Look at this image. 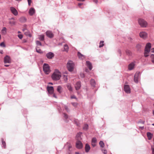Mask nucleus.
I'll return each instance as SVG.
<instances>
[{"label": "nucleus", "instance_id": "3c124183", "mask_svg": "<svg viewBox=\"0 0 154 154\" xmlns=\"http://www.w3.org/2000/svg\"><path fill=\"white\" fill-rule=\"evenodd\" d=\"M150 57L152 59H154V54H152L150 56Z\"/></svg>", "mask_w": 154, "mask_h": 154}, {"label": "nucleus", "instance_id": "a18cd8bd", "mask_svg": "<svg viewBox=\"0 0 154 154\" xmlns=\"http://www.w3.org/2000/svg\"><path fill=\"white\" fill-rule=\"evenodd\" d=\"M28 3L29 5L30 6L31 5V2H32L31 0H28Z\"/></svg>", "mask_w": 154, "mask_h": 154}, {"label": "nucleus", "instance_id": "864d4df0", "mask_svg": "<svg viewBox=\"0 0 154 154\" xmlns=\"http://www.w3.org/2000/svg\"><path fill=\"white\" fill-rule=\"evenodd\" d=\"M64 108H65V110L67 111H68V108L66 106H65Z\"/></svg>", "mask_w": 154, "mask_h": 154}, {"label": "nucleus", "instance_id": "5701e85b", "mask_svg": "<svg viewBox=\"0 0 154 154\" xmlns=\"http://www.w3.org/2000/svg\"><path fill=\"white\" fill-rule=\"evenodd\" d=\"M85 151L86 152H89V150H90V147L89 145L88 144H86V145H85Z\"/></svg>", "mask_w": 154, "mask_h": 154}, {"label": "nucleus", "instance_id": "c9c22d12", "mask_svg": "<svg viewBox=\"0 0 154 154\" xmlns=\"http://www.w3.org/2000/svg\"><path fill=\"white\" fill-rule=\"evenodd\" d=\"M63 79L65 82H66L67 80V75H64L63 76Z\"/></svg>", "mask_w": 154, "mask_h": 154}, {"label": "nucleus", "instance_id": "ea45409f", "mask_svg": "<svg viewBox=\"0 0 154 154\" xmlns=\"http://www.w3.org/2000/svg\"><path fill=\"white\" fill-rule=\"evenodd\" d=\"M102 151L103 152L104 154H106L107 153V150L106 149H102Z\"/></svg>", "mask_w": 154, "mask_h": 154}, {"label": "nucleus", "instance_id": "c756f323", "mask_svg": "<svg viewBox=\"0 0 154 154\" xmlns=\"http://www.w3.org/2000/svg\"><path fill=\"white\" fill-rule=\"evenodd\" d=\"M64 48L65 51H68L69 50L68 45L66 44L64 46Z\"/></svg>", "mask_w": 154, "mask_h": 154}, {"label": "nucleus", "instance_id": "0e129e2a", "mask_svg": "<svg viewBox=\"0 0 154 154\" xmlns=\"http://www.w3.org/2000/svg\"><path fill=\"white\" fill-rule=\"evenodd\" d=\"M77 0L78 1H84V0Z\"/></svg>", "mask_w": 154, "mask_h": 154}, {"label": "nucleus", "instance_id": "6e6552de", "mask_svg": "<svg viewBox=\"0 0 154 154\" xmlns=\"http://www.w3.org/2000/svg\"><path fill=\"white\" fill-rule=\"evenodd\" d=\"M140 72H136L134 76V82L137 83L138 82L139 78V77Z\"/></svg>", "mask_w": 154, "mask_h": 154}, {"label": "nucleus", "instance_id": "58836bf2", "mask_svg": "<svg viewBox=\"0 0 154 154\" xmlns=\"http://www.w3.org/2000/svg\"><path fill=\"white\" fill-rule=\"evenodd\" d=\"M97 142V139L96 138H93L92 140V142L96 143Z\"/></svg>", "mask_w": 154, "mask_h": 154}, {"label": "nucleus", "instance_id": "c03bdc74", "mask_svg": "<svg viewBox=\"0 0 154 154\" xmlns=\"http://www.w3.org/2000/svg\"><path fill=\"white\" fill-rule=\"evenodd\" d=\"M18 37L20 39H21L23 38V35L21 34L18 35Z\"/></svg>", "mask_w": 154, "mask_h": 154}, {"label": "nucleus", "instance_id": "de8ad7c7", "mask_svg": "<svg viewBox=\"0 0 154 154\" xmlns=\"http://www.w3.org/2000/svg\"><path fill=\"white\" fill-rule=\"evenodd\" d=\"M75 123L76 124V125L78 126H79V123L77 121H75Z\"/></svg>", "mask_w": 154, "mask_h": 154}, {"label": "nucleus", "instance_id": "aec40b11", "mask_svg": "<svg viewBox=\"0 0 154 154\" xmlns=\"http://www.w3.org/2000/svg\"><path fill=\"white\" fill-rule=\"evenodd\" d=\"M78 56L79 58L81 59H84L85 58V56L81 54L79 52H78Z\"/></svg>", "mask_w": 154, "mask_h": 154}, {"label": "nucleus", "instance_id": "f03ea898", "mask_svg": "<svg viewBox=\"0 0 154 154\" xmlns=\"http://www.w3.org/2000/svg\"><path fill=\"white\" fill-rule=\"evenodd\" d=\"M151 47V44L150 43H149L146 44L144 53V56L145 57H146L149 56L148 54L150 51Z\"/></svg>", "mask_w": 154, "mask_h": 154}, {"label": "nucleus", "instance_id": "13d9d810", "mask_svg": "<svg viewBox=\"0 0 154 154\" xmlns=\"http://www.w3.org/2000/svg\"><path fill=\"white\" fill-rule=\"evenodd\" d=\"M93 0L94 2H95L96 3H97V0Z\"/></svg>", "mask_w": 154, "mask_h": 154}, {"label": "nucleus", "instance_id": "9d476101", "mask_svg": "<svg viewBox=\"0 0 154 154\" xmlns=\"http://www.w3.org/2000/svg\"><path fill=\"white\" fill-rule=\"evenodd\" d=\"M10 10L11 12L15 16H17L18 15V13L16 9L14 7H11L10 8Z\"/></svg>", "mask_w": 154, "mask_h": 154}, {"label": "nucleus", "instance_id": "6ab92c4d", "mask_svg": "<svg viewBox=\"0 0 154 154\" xmlns=\"http://www.w3.org/2000/svg\"><path fill=\"white\" fill-rule=\"evenodd\" d=\"M134 63H130L128 66V69L129 70H132L134 66Z\"/></svg>", "mask_w": 154, "mask_h": 154}, {"label": "nucleus", "instance_id": "603ef678", "mask_svg": "<svg viewBox=\"0 0 154 154\" xmlns=\"http://www.w3.org/2000/svg\"><path fill=\"white\" fill-rule=\"evenodd\" d=\"M80 75H81V77L82 78H83L84 77V75L83 73H81L80 74Z\"/></svg>", "mask_w": 154, "mask_h": 154}, {"label": "nucleus", "instance_id": "cd10ccee", "mask_svg": "<svg viewBox=\"0 0 154 154\" xmlns=\"http://www.w3.org/2000/svg\"><path fill=\"white\" fill-rule=\"evenodd\" d=\"M7 29L5 27H3L2 30V33L4 34H5L6 33Z\"/></svg>", "mask_w": 154, "mask_h": 154}, {"label": "nucleus", "instance_id": "338daca9", "mask_svg": "<svg viewBox=\"0 0 154 154\" xmlns=\"http://www.w3.org/2000/svg\"><path fill=\"white\" fill-rule=\"evenodd\" d=\"M152 63H154V59L152 60Z\"/></svg>", "mask_w": 154, "mask_h": 154}, {"label": "nucleus", "instance_id": "72a5a7b5", "mask_svg": "<svg viewBox=\"0 0 154 154\" xmlns=\"http://www.w3.org/2000/svg\"><path fill=\"white\" fill-rule=\"evenodd\" d=\"M104 41H101L100 43V45L99 46V48H101L103 47L104 45Z\"/></svg>", "mask_w": 154, "mask_h": 154}, {"label": "nucleus", "instance_id": "a878e982", "mask_svg": "<svg viewBox=\"0 0 154 154\" xmlns=\"http://www.w3.org/2000/svg\"><path fill=\"white\" fill-rule=\"evenodd\" d=\"M66 87H67V88H68V89L69 91H72V88L70 84H67V85H66Z\"/></svg>", "mask_w": 154, "mask_h": 154}, {"label": "nucleus", "instance_id": "f257e3e1", "mask_svg": "<svg viewBox=\"0 0 154 154\" xmlns=\"http://www.w3.org/2000/svg\"><path fill=\"white\" fill-rule=\"evenodd\" d=\"M61 77L60 72L58 70H55L51 75L52 79L54 81L59 80Z\"/></svg>", "mask_w": 154, "mask_h": 154}, {"label": "nucleus", "instance_id": "bf43d9fd", "mask_svg": "<svg viewBox=\"0 0 154 154\" xmlns=\"http://www.w3.org/2000/svg\"><path fill=\"white\" fill-rule=\"evenodd\" d=\"M0 53L1 54H2L3 53V51L2 50L0 51Z\"/></svg>", "mask_w": 154, "mask_h": 154}, {"label": "nucleus", "instance_id": "0eeeda50", "mask_svg": "<svg viewBox=\"0 0 154 154\" xmlns=\"http://www.w3.org/2000/svg\"><path fill=\"white\" fill-rule=\"evenodd\" d=\"M139 35L141 38L143 39H145L147 38V35L145 32H142L139 33Z\"/></svg>", "mask_w": 154, "mask_h": 154}, {"label": "nucleus", "instance_id": "052dcab7", "mask_svg": "<svg viewBox=\"0 0 154 154\" xmlns=\"http://www.w3.org/2000/svg\"><path fill=\"white\" fill-rule=\"evenodd\" d=\"M53 97H54L55 98H57V97H56L55 95V94H53Z\"/></svg>", "mask_w": 154, "mask_h": 154}, {"label": "nucleus", "instance_id": "ddd939ff", "mask_svg": "<svg viewBox=\"0 0 154 154\" xmlns=\"http://www.w3.org/2000/svg\"><path fill=\"white\" fill-rule=\"evenodd\" d=\"M47 89L49 94H52L53 93L54 91V89L53 87L48 86L47 88Z\"/></svg>", "mask_w": 154, "mask_h": 154}, {"label": "nucleus", "instance_id": "6e6d98bb", "mask_svg": "<svg viewBox=\"0 0 154 154\" xmlns=\"http://www.w3.org/2000/svg\"><path fill=\"white\" fill-rule=\"evenodd\" d=\"M151 52L153 53L154 52V48H153L151 49Z\"/></svg>", "mask_w": 154, "mask_h": 154}, {"label": "nucleus", "instance_id": "e433bc0d", "mask_svg": "<svg viewBox=\"0 0 154 154\" xmlns=\"http://www.w3.org/2000/svg\"><path fill=\"white\" fill-rule=\"evenodd\" d=\"M61 87L60 86H59L57 87V91L60 93L61 92Z\"/></svg>", "mask_w": 154, "mask_h": 154}, {"label": "nucleus", "instance_id": "412c9836", "mask_svg": "<svg viewBox=\"0 0 154 154\" xmlns=\"http://www.w3.org/2000/svg\"><path fill=\"white\" fill-rule=\"evenodd\" d=\"M23 31L24 32V34L26 35L27 36H29V37L31 36L29 32L26 29H23Z\"/></svg>", "mask_w": 154, "mask_h": 154}, {"label": "nucleus", "instance_id": "a211bd4d", "mask_svg": "<svg viewBox=\"0 0 154 154\" xmlns=\"http://www.w3.org/2000/svg\"><path fill=\"white\" fill-rule=\"evenodd\" d=\"M86 64L90 70H91L92 69V67L91 63L88 61L86 62Z\"/></svg>", "mask_w": 154, "mask_h": 154}, {"label": "nucleus", "instance_id": "4468645a", "mask_svg": "<svg viewBox=\"0 0 154 154\" xmlns=\"http://www.w3.org/2000/svg\"><path fill=\"white\" fill-rule=\"evenodd\" d=\"M76 147L78 149H81L82 147V144L80 141H77L76 143Z\"/></svg>", "mask_w": 154, "mask_h": 154}, {"label": "nucleus", "instance_id": "393cba45", "mask_svg": "<svg viewBox=\"0 0 154 154\" xmlns=\"http://www.w3.org/2000/svg\"><path fill=\"white\" fill-rule=\"evenodd\" d=\"M91 85L93 87H94L96 84L95 81L93 79H92L90 81Z\"/></svg>", "mask_w": 154, "mask_h": 154}, {"label": "nucleus", "instance_id": "4c0bfd02", "mask_svg": "<svg viewBox=\"0 0 154 154\" xmlns=\"http://www.w3.org/2000/svg\"><path fill=\"white\" fill-rule=\"evenodd\" d=\"M36 51L37 52L39 53H42V51L40 49H38L37 48L36 49Z\"/></svg>", "mask_w": 154, "mask_h": 154}, {"label": "nucleus", "instance_id": "680f3d73", "mask_svg": "<svg viewBox=\"0 0 154 154\" xmlns=\"http://www.w3.org/2000/svg\"><path fill=\"white\" fill-rule=\"evenodd\" d=\"M5 66H6V67H8V66H9V65H5Z\"/></svg>", "mask_w": 154, "mask_h": 154}, {"label": "nucleus", "instance_id": "f704fd0d", "mask_svg": "<svg viewBox=\"0 0 154 154\" xmlns=\"http://www.w3.org/2000/svg\"><path fill=\"white\" fill-rule=\"evenodd\" d=\"M2 141L3 147H4V148H6V143L4 141L3 139H2Z\"/></svg>", "mask_w": 154, "mask_h": 154}, {"label": "nucleus", "instance_id": "423d86ee", "mask_svg": "<svg viewBox=\"0 0 154 154\" xmlns=\"http://www.w3.org/2000/svg\"><path fill=\"white\" fill-rule=\"evenodd\" d=\"M65 146L66 147L68 148L69 150V154H70L71 150H70V149L72 147L71 143L69 142H68L65 145Z\"/></svg>", "mask_w": 154, "mask_h": 154}, {"label": "nucleus", "instance_id": "20e7f679", "mask_svg": "<svg viewBox=\"0 0 154 154\" xmlns=\"http://www.w3.org/2000/svg\"><path fill=\"white\" fill-rule=\"evenodd\" d=\"M138 22L139 24L143 27H145L147 25V22L144 19L140 18L138 20Z\"/></svg>", "mask_w": 154, "mask_h": 154}, {"label": "nucleus", "instance_id": "5fc2aeb1", "mask_svg": "<svg viewBox=\"0 0 154 154\" xmlns=\"http://www.w3.org/2000/svg\"><path fill=\"white\" fill-rule=\"evenodd\" d=\"M71 99L76 98V97L75 96H72L71 97Z\"/></svg>", "mask_w": 154, "mask_h": 154}, {"label": "nucleus", "instance_id": "2eb2a0df", "mask_svg": "<svg viewBox=\"0 0 154 154\" xmlns=\"http://www.w3.org/2000/svg\"><path fill=\"white\" fill-rule=\"evenodd\" d=\"M46 35L48 37L50 38H52L54 36V35L52 32L49 31H47L46 32Z\"/></svg>", "mask_w": 154, "mask_h": 154}, {"label": "nucleus", "instance_id": "1a4fd4ad", "mask_svg": "<svg viewBox=\"0 0 154 154\" xmlns=\"http://www.w3.org/2000/svg\"><path fill=\"white\" fill-rule=\"evenodd\" d=\"M4 62L5 63H11V59L10 57L6 55L4 58Z\"/></svg>", "mask_w": 154, "mask_h": 154}, {"label": "nucleus", "instance_id": "2f4dec72", "mask_svg": "<svg viewBox=\"0 0 154 154\" xmlns=\"http://www.w3.org/2000/svg\"><path fill=\"white\" fill-rule=\"evenodd\" d=\"M99 145L102 148H103L104 146V143L102 141H100L99 142Z\"/></svg>", "mask_w": 154, "mask_h": 154}, {"label": "nucleus", "instance_id": "7ed1b4c3", "mask_svg": "<svg viewBox=\"0 0 154 154\" xmlns=\"http://www.w3.org/2000/svg\"><path fill=\"white\" fill-rule=\"evenodd\" d=\"M74 66V64L72 61H69L67 63V68L69 71H72L73 70Z\"/></svg>", "mask_w": 154, "mask_h": 154}, {"label": "nucleus", "instance_id": "69168bd1", "mask_svg": "<svg viewBox=\"0 0 154 154\" xmlns=\"http://www.w3.org/2000/svg\"><path fill=\"white\" fill-rule=\"evenodd\" d=\"M152 114L154 116V110H153L152 111Z\"/></svg>", "mask_w": 154, "mask_h": 154}, {"label": "nucleus", "instance_id": "09e8293b", "mask_svg": "<svg viewBox=\"0 0 154 154\" xmlns=\"http://www.w3.org/2000/svg\"><path fill=\"white\" fill-rule=\"evenodd\" d=\"M64 117L66 119H67L68 118V116L67 115H66V114L65 113H64Z\"/></svg>", "mask_w": 154, "mask_h": 154}, {"label": "nucleus", "instance_id": "a19ab883", "mask_svg": "<svg viewBox=\"0 0 154 154\" xmlns=\"http://www.w3.org/2000/svg\"><path fill=\"white\" fill-rule=\"evenodd\" d=\"M36 43L37 45H39L40 46L42 45L41 43L39 41H37L36 42Z\"/></svg>", "mask_w": 154, "mask_h": 154}, {"label": "nucleus", "instance_id": "49530a36", "mask_svg": "<svg viewBox=\"0 0 154 154\" xmlns=\"http://www.w3.org/2000/svg\"><path fill=\"white\" fill-rule=\"evenodd\" d=\"M91 144L92 146H93V147L95 146L96 145V143H95L92 142Z\"/></svg>", "mask_w": 154, "mask_h": 154}, {"label": "nucleus", "instance_id": "79ce46f5", "mask_svg": "<svg viewBox=\"0 0 154 154\" xmlns=\"http://www.w3.org/2000/svg\"><path fill=\"white\" fill-rule=\"evenodd\" d=\"M0 46L3 47H5V45L4 42H2L0 44Z\"/></svg>", "mask_w": 154, "mask_h": 154}, {"label": "nucleus", "instance_id": "4be33fe9", "mask_svg": "<svg viewBox=\"0 0 154 154\" xmlns=\"http://www.w3.org/2000/svg\"><path fill=\"white\" fill-rule=\"evenodd\" d=\"M29 14L30 15H32L35 13V10L33 8H31L29 11Z\"/></svg>", "mask_w": 154, "mask_h": 154}, {"label": "nucleus", "instance_id": "c85d7f7f", "mask_svg": "<svg viewBox=\"0 0 154 154\" xmlns=\"http://www.w3.org/2000/svg\"><path fill=\"white\" fill-rule=\"evenodd\" d=\"M39 38L41 41H43L44 39V35H39Z\"/></svg>", "mask_w": 154, "mask_h": 154}, {"label": "nucleus", "instance_id": "f8f14e48", "mask_svg": "<svg viewBox=\"0 0 154 154\" xmlns=\"http://www.w3.org/2000/svg\"><path fill=\"white\" fill-rule=\"evenodd\" d=\"M124 90L126 93H130V89L128 85H126L124 86Z\"/></svg>", "mask_w": 154, "mask_h": 154}, {"label": "nucleus", "instance_id": "774afa93", "mask_svg": "<svg viewBox=\"0 0 154 154\" xmlns=\"http://www.w3.org/2000/svg\"><path fill=\"white\" fill-rule=\"evenodd\" d=\"M75 154H79V152H75Z\"/></svg>", "mask_w": 154, "mask_h": 154}, {"label": "nucleus", "instance_id": "7c9ffc66", "mask_svg": "<svg viewBox=\"0 0 154 154\" xmlns=\"http://www.w3.org/2000/svg\"><path fill=\"white\" fill-rule=\"evenodd\" d=\"M126 53L127 55L128 56H131L132 54V53L131 51L129 50H126Z\"/></svg>", "mask_w": 154, "mask_h": 154}, {"label": "nucleus", "instance_id": "e2e57ef3", "mask_svg": "<svg viewBox=\"0 0 154 154\" xmlns=\"http://www.w3.org/2000/svg\"><path fill=\"white\" fill-rule=\"evenodd\" d=\"M72 104L73 105L75 106V104H76V103H72Z\"/></svg>", "mask_w": 154, "mask_h": 154}, {"label": "nucleus", "instance_id": "f3484780", "mask_svg": "<svg viewBox=\"0 0 154 154\" xmlns=\"http://www.w3.org/2000/svg\"><path fill=\"white\" fill-rule=\"evenodd\" d=\"M16 22L14 21V19L13 18H12L10 19V20L9 22V23L11 25V26L15 25Z\"/></svg>", "mask_w": 154, "mask_h": 154}, {"label": "nucleus", "instance_id": "9b49d317", "mask_svg": "<svg viewBox=\"0 0 154 154\" xmlns=\"http://www.w3.org/2000/svg\"><path fill=\"white\" fill-rule=\"evenodd\" d=\"M46 56L48 59H51L54 57V54L52 52H49L46 54Z\"/></svg>", "mask_w": 154, "mask_h": 154}, {"label": "nucleus", "instance_id": "473e14b6", "mask_svg": "<svg viewBox=\"0 0 154 154\" xmlns=\"http://www.w3.org/2000/svg\"><path fill=\"white\" fill-rule=\"evenodd\" d=\"M88 126L87 124H85L83 127V129L85 130H87L88 129Z\"/></svg>", "mask_w": 154, "mask_h": 154}, {"label": "nucleus", "instance_id": "b1692460", "mask_svg": "<svg viewBox=\"0 0 154 154\" xmlns=\"http://www.w3.org/2000/svg\"><path fill=\"white\" fill-rule=\"evenodd\" d=\"M147 136L149 140H150L152 139L153 135L150 132H147Z\"/></svg>", "mask_w": 154, "mask_h": 154}, {"label": "nucleus", "instance_id": "8fccbe9b", "mask_svg": "<svg viewBox=\"0 0 154 154\" xmlns=\"http://www.w3.org/2000/svg\"><path fill=\"white\" fill-rule=\"evenodd\" d=\"M152 154H154V148H153L152 147Z\"/></svg>", "mask_w": 154, "mask_h": 154}, {"label": "nucleus", "instance_id": "4d7b16f0", "mask_svg": "<svg viewBox=\"0 0 154 154\" xmlns=\"http://www.w3.org/2000/svg\"><path fill=\"white\" fill-rule=\"evenodd\" d=\"M82 5V3H79L78 5V6L80 7L81 5Z\"/></svg>", "mask_w": 154, "mask_h": 154}, {"label": "nucleus", "instance_id": "39448f33", "mask_svg": "<svg viewBox=\"0 0 154 154\" xmlns=\"http://www.w3.org/2000/svg\"><path fill=\"white\" fill-rule=\"evenodd\" d=\"M43 70L44 72L46 74H48L50 72V67L49 65L46 64H44L43 66Z\"/></svg>", "mask_w": 154, "mask_h": 154}, {"label": "nucleus", "instance_id": "dca6fc26", "mask_svg": "<svg viewBox=\"0 0 154 154\" xmlns=\"http://www.w3.org/2000/svg\"><path fill=\"white\" fill-rule=\"evenodd\" d=\"M76 90H79L81 87V82H77L75 85Z\"/></svg>", "mask_w": 154, "mask_h": 154}, {"label": "nucleus", "instance_id": "37998d69", "mask_svg": "<svg viewBox=\"0 0 154 154\" xmlns=\"http://www.w3.org/2000/svg\"><path fill=\"white\" fill-rule=\"evenodd\" d=\"M141 47V45H140L139 44H137V45H136V48L138 49H139Z\"/></svg>", "mask_w": 154, "mask_h": 154}, {"label": "nucleus", "instance_id": "bb28decb", "mask_svg": "<svg viewBox=\"0 0 154 154\" xmlns=\"http://www.w3.org/2000/svg\"><path fill=\"white\" fill-rule=\"evenodd\" d=\"M20 21L21 22H25L26 21V18L24 17H22L20 19Z\"/></svg>", "mask_w": 154, "mask_h": 154}]
</instances>
